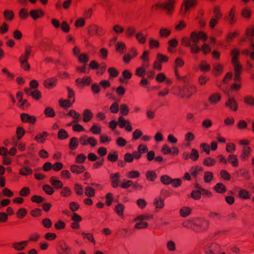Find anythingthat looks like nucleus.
Returning a JSON list of instances; mask_svg holds the SVG:
<instances>
[{
    "mask_svg": "<svg viewBox=\"0 0 254 254\" xmlns=\"http://www.w3.org/2000/svg\"><path fill=\"white\" fill-rule=\"evenodd\" d=\"M196 92V88L194 85L188 84L179 89V95L182 98L189 99Z\"/></svg>",
    "mask_w": 254,
    "mask_h": 254,
    "instance_id": "obj_3",
    "label": "nucleus"
},
{
    "mask_svg": "<svg viewBox=\"0 0 254 254\" xmlns=\"http://www.w3.org/2000/svg\"><path fill=\"white\" fill-rule=\"evenodd\" d=\"M69 148L71 150H75L78 145V141L77 138L75 137H71L69 143Z\"/></svg>",
    "mask_w": 254,
    "mask_h": 254,
    "instance_id": "obj_38",
    "label": "nucleus"
},
{
    "mask_svg": "<svg viewBox=\"0 0 254 254\" xmlns=\"http://www.w3.org/2000/svg\"><path fill=\"white\" fill-rule=\"evenodd\" d=\"M161 182L165 185H169L172 182V179L167 175H163L160 178Z\"/></svg>",
    "mask_w": 254,
    "mask_h": 254,
    "instance_id": "obj_54",
    "label": "nucleus"
},
{
    "mask_svg": "<svg viewBox=\"0 0 254 254\" xmlns=\"http://www.w3.org/2000/svg\"><path fill=\"white\" fill-rule=\"evenodd\" d=\"M29 14L34 20H37L43 17L44 16V12L41 9H34L30 11Z\"/></svg>",
    "mask_w": 254,
    "mask_h": 254,
    "instance_id": "obj_21",
    "label": "nucleus"
},
{
    "mask_svg": "<svg viewBox=\"0 0 254 254\" xmlns=\"http://www.w3.org/2000/svg\"><path fill=\"white\" fill-rule=\"evenodd\" d=\"M220 176L221 178L225 181H229L231 180V175L225 170H221L220 171Z\"/></svg>",
    "mask_w": 254,
    "mask_h": 254,
    "instance_id": "obj_60",
    "label": "nucleus"
},
{
    "mask_svg": "<svg viewBox=\"0 0 254 254\" xmlns=\"http://www.w3.org/2000/svg\"><path fill=\"white\" fill-rule=\"evenodd\" d=\"M199 67L200 70L204 72H208L211 69L210 65L207 64L205 61H202L200 63Z\"/></svg>",
    "mask_w": 254,
    "mask_h": 254,
    "instance_id": "obj_40",
    "label": "nucleus"
},
{
    "mask_svg": "<svg viewBox=\"0 0 254 254\" xmlns=\"http://www.w3.org/2000/svg\"><path fill=\"white\" fill-rule=\"evenodd\" d=\"M251 195L250 192L245 189H241L238 192L239 197L243 199H249Z\"/></svg>",
    "mask_w": 254,
    "mask_h": 254,
    "instance_id": "obj_36",
    "label": "nucleus"
},
{
    "mask_svg": "<svg viewBox=\"0 0 254 254\" xmlns=\"http://www.w3.org/2000/svg\"><path fill=\"white\" fill-rule=\"evenodd\" d=\"M85 194L89 197H93L95 194V190L91 187H86L85 188Z\"/></svg>",
    "mask_w": 254,
    "mask_h": 254,
    "instance_id": "obj_55",
    "label": "nucleus"
},
{
    "mask_svg": "<svg viewBox=\"0 0 254 254\" xmlns=\"http://www.w3.org/2000/svg\"><path fill=\"white\" fill-rule=\"evenodd\" d=\"M126 176L129 179H136L140 176V173L138 171L132 170L127 172Z\"/></svg>",
    "mask_w": 254,
    "mask_h": 254,
    "instance_id": "obj_57",
    "label": "nucleus"
},
{
    "mask_svg": "<svg viewBox=\"0 0 254 254\" xmlns=\"http://www.w3.org/2000/svg\"><path fill=\"white\" fill-rule=\"evenodd\" d=\"M32 170L28 166H24L19 170V174L22 176H26L32 173Z\"/></svg>",
    "mask_w": 254,
    "mask_h": 254,
    "instance_id": "obj_35",
    "label": "nucleus"
},
{
    "mask_svg": "<svg viewBox=\"0 0 254 254\" xmlns=\"http://www.w3.org/2000/svg\"><path fill=\"white\" fill-rule=\"evenodd\" d=\"M244 102L247 106H254V98L252 96H246L244 98Z\"/></svg>",
    "mask_w": 254,
    "mask_h": 254,
    "instance_id": "obj_56",
    "label": "nucleus"
},
{
    "mask_svg": "<svg viewBox=\"0 0 254 254\" xmlns=\"http://www.w3.org/2000/svg\"><path fill=\"white\" fill-rule=\"evenodd\" d=\"M89 56L86 53L80 54L78 57V61L80 63L86 64L89 61Z\"/></svg>",
    "mask_w": 254,
    "mask_h": 254,
    "instance_id": "obj_58",
    "label": "nucleus"
},
{
    "mask_svg": "<svg viewBox=\"0 0 254 254\" xmlns=\"http://www.w3.org/2000/svg\"><path fill=\"white\" fill-rule=\"evenodd\" d=\"M196 4V0H184L182 4L180 14L185 15L189 10Z\"/></svg>",
    "mask_w": 254,
    "mask_h": 254,
    "instance_id": "obj_6",
    "label": "nucleus"
},
{
    "mask_svg": "<svg viewBox=\"0 0 254 254\" xmlns=\"http://www.w3.org/2000/svg\"><path fill=\"white\" fill-rule=\"evenodd\" d=\"M67 132L64 129H60L58 133V138L60 140L65 139L68 137Z\"/></svg>",
    "mask_w": 254,
    "mask_h": 254,
    "instance_id": "obj_52",
    "label": "nucleus"
},
{
    "mask_svg": "<svg viewBox=\"0 0 254 254\" xmlns=\"http://www.w3.org/2000/svg\"><path fill=\"white\" fill-rule=\"evenodd\" d=\"M125 209V206L121 203L118 204L115 207V211L119 216L123 215Z\"/></svg>",
    "mask_w": 254,
    "mask_h": 254,
    "instance_id": "obj_47",
    "label": "nucleus"
},
{
    "mask_svg": "<svg viewBox=\"0 0 254 254\" xmlns=\"http://www.w3.org/2000/svg\"><path fill=\"white\" fill-rule=\"evenodd\" d=\"M221 250V246L216 243H212L204 249L206 254H218L220 253Z\"/></svg>",
    "mask_w": 254,
    "mask_h": 254,
    "instance_id": "obj_7",
    "label": "nucleus"
},
{
    "mask_svg": "<svg viewBox=\"0 0 254 254\" xmlns=\"http://www.w3.org/2000/svg\"><path fill=\"white\" fill-rule=\"evenodd\" d=\"M41 223L43 227L46 229L52 227L53 223L50 218H46L42 220Z\"/></svg>",
    "mask_w": 254,
    "mask_h": 254,
    "instance_id": "obj_63",
    "label": "nucleus"
},
{
    "mask_svg": "<svg viewBox=\"0 0 254 254\" xmlns=\"http://www.w3.org/2000/svg\"><path fill=\"white\" fill-rule=\"evenodd\" d=\"M91 82V78L89 76H85L82 78H77L75 81L76 85L78 87H83L85 86H88Z\"/></svg>",
    "mask_w": 254,
    "mask_h": 254,
    "instance_id": "obj_9",
    "label": "nucleus"
},
{
    "mask_svg": "<svg viewBox=\"0 0 254 254\" xmlns=\"http://www.w3.org/2000/svg\"><path fill=\"white\" fill-rule=\"evenodd\" d=\"M120 174L119 173H112L110 175L111 186L113 188H117L120 182Z\"/></svg>",
    "mask_w": 254,
    "mask_h": 254,
    "instance_id": "obj_17",
    "label": "nucleus"
},
{
    "mask_svg": "<svg viewBox=\"0 0 254 254\" xmlns=\"http://www.w3.org/2000/svg\"><path fill=\"white\" fill-rule=\"evenodd\" d=\"M221 98L222 96L220 93H215L209 97L208 101L210 104L216 105L220 101Z\"/></svg>",
    "mask_w": 254,
    "mask_h": 254,
    "instance_id": "obj_18",
    "label": "nucleus"
},
{
    "mask_svg": "<svg viewBox=\"0 0 254 254\" xmlns=\"http://www.w3.org/2000/svg\"><path fill=\"white\" fill-rule=\"evenodd\" d=\"M20 119L23 123H28L31 124H34L37 120L35 116H31L26 113H22L20 115Z\"/></svg>",
    "mask_w": 254,
    "mask_h": 254,
    "instance_id": "obj_12",
    "label": "nucleus"
},
{
    "mask_svg": "<svg viewBox=\"0 0 254 254\" xmlns=\"http://www.w3.org/2000/svg\"><path fill=\"white\" fill-rule=\"evenodd\" d=\"M28 12L26 8H22L19 11V17L21 20H25L28 17Z\"/></svg>",
    "mask_w": 254,
    "mask_h": 254,
    "instance_id": "obj_59",
    "label": "nucleus"
},
{
    "mask_svg": "<svg viewBox=\"0 0 254 254\" xmlns=\"http://www.w3.org/2000/svg\"><path fill=\"white\" fill-rule=\"evenodd\" d=\"M87 33L90 36H97V25L93 24L87 28Z\"/></svg>",
    "mask_w": 254,
    "mask_h": 254,
    "instance_id": "obj_31",
    "label": "nucleus"
},
{
    "mask_svg": "<svg viewBox=\"0 0 254 254\" xmlns=\"http://www.w3.org/2000/svg\"><path fill=\"white\" fill-rule=\"evenodd\" d=\"M239 35V33L235 31L233 32H229L225 38L226 42L230 43L232 41L233 39Z\"/></svg>",
    "mask_w": 254,
    "mask_h": 254,
    "instance_id": "obj_44",
    "label": "nucleus"
},
{
    "mask_svg": "<svg viewBox=\"0 0 254 254\" xmlns=\"http://www.w3.org/2000/svg\"><path fill=\"white\" fill-rule=\"evenodd\" d=\"M146 179L153 182L157 178V174L154 171H148L146 174Z\"/></svg>",
    "mask_w": 254,
    "mask_h": 254,
    "instance_id": "obj_51",
    "label": "nucleus"
},
{
    "mask_svg": "<svg viewBox=\"0 0 254 254\" xmlns=\"http://www.w3.org/2000/svg\"><path fill=\"white\" fill-rule=\"evenodd\" d=\"M30 194V190L28 187H23L19 191V195L22 197L28 196Z\"/></svg>",
    "mask_w": 254,
    "mask_h": 254,
    "instance_id": "obj_62",
    "label": "nucleus"
},
{
    "mask_svg": "<svg viewBox=\"0 0 254 254\" xmlns=\"http://www.w3.org/2000/svg\"><path fill=\"white\" fill-rule=\"evenodd\" d=\"M237 177H241L244 178L245 180H249L251 179V176L249 172L245 169H241L235 172Z\"/></svg>",
    "mask_w": 254,
    "mask_h": 254,
    "instance_id": "obj_23",
    "label": "nucleus"
},
{
    "mask_svg": "<svg viewBox=\"0 0 254 254\" xmlns=\"http://www.w3.org/2000/svg\"><path fill=\"white\" fill-rule=\"evenodd\" d=\"M49 136V133L47 131H43L42 133L37 134L34 137V140L38 142L43 143L45 141V138Z\"/></svg>",
    "mask_w": 254,
    "mask_h": 254,
    "instance_id": "obj_27",
    "label": "nucleus"
},
{
    "mask_svg": "<svg viewBox=\"0 0 254 254\" xmlns=\"http://www.w3.org/2000/svg\"><path fill=\"white\" fill-rule=\"evenodd\" d=\"M235 14L236 8L235 6L234 5L231 7L228 14L224 17V20L227 22L230 25H234L237 21Z\"/></svg>",
    "mask_w": 254,
    "mask_h": 254,
    "instance_id": "obj_8",
    "label": "nucleus"
},
{
    "mask_svg": "<svg viewBox=\"0 0 254 254\" xmlns=\"http://www.w3.org/2000/svg\"><path fill=\"white\" fill-rule=\"evenodd\" d=\"M239 55L240 50L238 49L234 48L232 50L231 53V56H232L231 63L234 66V80L236 82L241 81V75L242 74L243 68L239 62Z\"/></svg>",
    "mask_w": 254,
    "mask_h": 254,
    "instance_id": "obj_1",
    "label": "nucleus"
},
{
    "mask_svg": "<svg viewBox=\"0 0 254 254\" xmlns=\"http://www.w3.org/2000/svg\"><path fill=\"white\" fill-rule=\"evenodd\" d=\"M216 160L211 157L205 158L203 161V164L205 166L211 167L215 165Z\"/></svg>",
    "mask_w": 254,
    "mask_h": 254,
    "instance_id": "obj_42",
    "label": "nucleus"
},
{
    "mask_svg": "<svg viewBox=\"0 0 254 254\" xmlns=\"http://www.w3.org/2000/svg\"><path fill=\"white\" fill-rule=\"evenodd\" d=\"M74 190L78 195H82L83 194V187L79 184L76 183L74 185Z\"/></svg>",
    "mask_w": 254,
    "mask_h": 254,
    "instance_id": "obj_61",
    "label": "nucleus"
},
{
    "mask_svg": "<svg viewBox=\"0 0 254 254\" xmlns=\"http://www.w3.org/2000/svg\"><path fill=\"white\" fill-rule=\"evenodd\" d=\"M56 251L57 254H75V250L64 240L59 242Z\"/></svg>",
    "mask_w": 254,
    "mask_h": 254,
    "instance_id": "obj_4",
    "label": "nucleus"
},
{
    "mask_svg": "<svg viewBox=\"0 0 254 254\" xmlns=\"http://www.w3.org/2000/svg\"><path fill=\"white\" fill-rule=\"evenodd\" d=\"M81 234L83 236V239L88 240L94 245L96 244V241L92 233L82 232Z\"/></svg>",
    "mask_w": 254,
    "mask_h": 254,
    "instance_id": "obj_45",
    "label": "nucleus"
},
{
    "mask_svg": "<svg viewBox=\"0 0 254 254\" xmlns=\"http://www.w3.org/2000/svg\"><path fill=\"white\" fill-rule=\"evenodd\" d=\"M60 191L61 195L64 197H68L71 195L72 191L70 189L67 187H62Z\"/></svg>",
    "mask_w": 254,
    "mask_h": 254,
    "instance_id": "obj_39",
    "label": "nucleus"
},
{
    "mask_svg": "<svg viewBox=\"0 0 254 254\" xmlns=\"http://www.w3.org/2000/svg\"><path fill=\"white\" fill-rule=\"evenodd\" d=\"M168 47L167 48V51L169 53L172 54L175 53V51L173 50L175 49L178 45V42L176 39L170 40L168 42Z\"/></svg>",
    "mask_w": 254,
    "mask_h": 254,
    "instance_id": "obj_24",
    "label": "nucleus"
},
{
    "mask_svg": "<svg viewBox=\"0 0 254 254\" xmlns=\"http://www.w3.org/2000/svg\"><path fill=\"white\" fill-rule=\"evenodd\" d=\"M28 244V241L14 242L12 244V247L17 251H22L24 250Z\"/></svg>",
    "mask_w": 254,
    "mask_h": 254,
    "instance_id": "obj_16",
    "label": "nucleus"
},
{
    "mask_svg": "<svg viewBox=\"0 0 254 254\" xmlns=\"http://www.w3.org/2000/svg\"><path fill=\"white\" fill-rule=\"evenodd\" d=\"M177 0H165L162 2H157L153 7L156 10H164L167 14H171L174 11Z\"/></svg>",
    "mask_w": 254,
    "mask_h": 254,
    "instance_id": "obj_2",
    "label": "nucleus"
},
{
    "mask_svg": "<svg viewBox=\"0 0 254 254\" xmlns=\"http://www.w3.org/2000/svg\"><path fill=\"white\" fill-rule=\"evenodd\" d=\"M44 113L47 117L49 118H54L56 116L54 110L49 107L45 108Z\"/></svg>",
    "mask_w": 254,
    "mask_h": 254,
    "instance_id": "obj_46",
    "label": "nucleus"
},
{
    "mask_svg": "<svg viewBox=\"0 0 254 254\" xmlns=\"http://www.w3.org/2000/svg\"><path fill=\"white\" fill-rule=\"evenodd\" d=\"M14 12L11 10H5L3 12V16L5 20L11 21L14 18Z\"/></svg>",
    "mask_w": 254,
    "mask_h": 254,
    "instance_id": "obj_48",
    "label": "nucleus"
},
{
    "mask_svg": "<svg viewBox=\"0 0 254 254\" xmlns=\"http://www.w3.org/2000/svg\"><path fill=\"white\" fill-rule=\"evenodd\" d=\"M171 33V30L162 28L159 30V36L161 38H167L170 36Z\"/></svg>",
    "mask_w": 254,
    "mask_h": 254,
    "instance_id": "obj_49",
    "label": "nucleus"
},
{
    "mask_svg": "<svg viewBox=\"0 0 254 254\" xmlns=\"http://www.w3.org/2000/svg\"><path fill=\"white\" fill-rule=\"evenodd\" d=\"M57 82L58 79L56 77H53L44 80L43 85L46 88L52 89L57 85Z\"/></svg>",
    "mask_w": 254,
    "mask_h": 254,
    "instance_id": "obj_11",
    "label": "nucleus"
},
{
    "mask_svg": "<svg viewBox=\"0 0 254 254\" xmlns=\"http://www.w3.org/2000/svg\"><path fill=\"white\" fill-rule=\"evenodd\" d=\"M25 133V130L22 127L18 126L16 128V134L18 139H21Z\"/></svg>",
    "mask_w": 254,
    "mask_h": 254,
    "instance_id": "obj_50",
    "label": "nucleus"
},
{
    "mask_svg": "<svg viewBox=\"0 0 254 254\" xmlns=\"http://www.w3.org/2000/svg\"><path fill=\"white\" fill-rule=\"evenodd\" d=\"M191 212V209L189 207H183L180 210V214L182 217H186L189 216Z\"/></svg>",
    "mask_w": 254,
    "mask_h": 254,
    "instance_id": "obj_41",
    "label": "nucleus"
},
{
    "mask_svg": "<svg viewBox=\"0 0 254 254\" xmlns=\"http://www.w3.org/2000/svg\"><path fill=\"white\" fill-rule=\"evenodd\" d=\"M225 105L226 107L234 112H236L238 109V105L234 98H228Z\"/></svg>",
    "mask_w": 254,
    "mask_h": 254,
    "instance_id": "obj_14",
    "label": "nucleus"
},
{
    "mask_svg": "<svg viewBox=\"0 0 254 254\" xmlns=\"http://www.w3.org/2000/svg\"><path fill=\"white\" fill-rule=\"evenodd\" d=\"M251 148L249 146H244L242 153L240 155V158L242 161H246L250 156Z\"/></svg>",
    "mask_w": 254,
    "mask_h": 254,
    "instance_id": "obj_19",
    "label": "nucleus"
},
{
    "mask_svg": "<svg viewBox=\"0 0 254 254\" xmlns=\"http://www.w3.org/2000/svg\"><path fill=\"white\" fill-rule=\"evenodd\" d=\"M32 51V47L27 45L25 47L24 52L19 58L18 61L19 62L21 61H28Z\"/></svg>",
    "mask_w": 254,
    "mask_h": 254,
    "instance_id": "obj_15",
    "label": "nucleus"
},
{
    "mask_svg": "<svg viewBox=\"0 0 254 254\" xmlns=\"http://www.w3.org/2000/svg\"><path fill=\"white\" fill-rule=\"evenodd\" d=\"M153 218V215L151 214H144L138 215L136 217V218L134 219L136 220H140L142 221L144 220H149L152 219Z\"/></svg>",
    "mask_w": 254,
    "mask_h": 254,
    "instance_id": "obj_43",
    "label": "nucleus"
},
{
    "mask_svg": "<svg viewBox=\"0 0 254 254\" xmlns=\"http://www.w3.org/2000/svg\"><path fill=\"white\" fill-rule=\"evenodd\" d=\"M70 170L72 173L80 174L85 171V168L83 165L73 164L70 166Z\"/></svg>",
    "mask_w": 254,
    "mask_h": 254,
    "instance_id": "obj_22",
    "label": "nucleus"
},
{
    "mask_svg": "<svg viewBox=\"0 0 254 254\" xmlns=\"http://www.w3.org/2000/svg\"><path fill=\"white\" fill-rule=\"evenodd\" d=\"M42 188L45 192L48 195H52L54 192V188L49 185H44Z\"/></svg>",
    "mask_w": 254,
    "mask_h": 254,
    "instance_id": "obj_64",
    "label": "nucleus"
},
{
    "mask_svg": "<svg viewBox=\"0 0 254 254\" xmlns=\"http://www.w3.org/2000/svg\"><path fill=\"white\" fill-rule=\"evenodd\" d=\"M115 50L121 54H124L126 52V46L125 44L122 42L117 43L115 45Z\"/></svg>",
    "mask_w": 254,
    "mask_h": 254,
    "instance_id": "obj_30",
    "label": "nucleus"
},
{
    "mask_svg": "<svg viewBox=\"0 0 254 254\" xmlns=\"http://www.w3.org/2000/svg\"><path fill=\"white\" fill-rule=\"evenodd\" d=\"M93 117V114L89 109H85L83 112V121L85 123L90 121Z\"/></svg>",
    "mask_w": 254,
    "mask_h": 254,
    "instance_id": "obj_28",
    "label": "nucleus"
},
{
    "mask_svg": "<svg viewBox=\"0 0 254 254\" xmlns=\"http://www.w3.org/2000/svg\"><path fill=\"white\" fill-rule=\"evenodd\" d=\"M203 168L201 166H194L190 168V172L191 175L196 178L197 175L199 172L202 171Z\"/></svg>",
    "mask_w": 254,
    "mask_h": 254,
    "instance_id": "obj_33",
    "label": "nucleus"
},
{
    "mask_svg": "<svg viewBox=\"0 0 254 254\" xmlns=\"http://www.w3.org/2000/svg\"><path fill=\"white\" fill-rule=\"evenodd\" d=\"M228 162L234 167H237L239 165V161L235 155L230 154L228 156L227 163Z\"/></svg>",
    "mask_w": 254,
    "mask_h": 254,
    "instance_id": "obj_26",
    "label": "nucleus"
},
{
    "mask_svg": "<svg viewBox=\"0 0 254 254\" xmlns=\"http://www.w3.org/2000/svg\"><path fill=\"white\" fill-rule=\"evenodd\" d=\"M212 73L215 77H218L220 76L224 69V66L220 64L215 63L212 65Z\"/></svg>",
    "mask_w": 254,
    "mask_h": 254,
    "instance_id": "obj_13",
    "label": "nucleus"
},
{
    "mask_svg": "<svg viewBox=\"0 0 254 254\" xmlns=\"http://www.w3.org/2000/svg\"><path fill=\"white\" fill-rule=\"evenodd\" d=\"M126 36L130 38L135 35L136 34V28L134 26H130L127 27L126 29Z\"/></svg>",
    "mask_w": 254,
    "mask_h": 254,
    "instance_id": "obj_37",
    "label": "nucleus"
},
{
    "mask_svg": "<svg viewBox=\"0 0 254 254\" xmlns=\"http://www.w3.org/2000/svg\"><path fill=\"white\" fill-rule=\"evenodd\" d=\"M132 76V73L128 70H124L122 73V77L119 78V81L121 83L125 82V79H129Z\"/></svg>",
    "mask_w": 254,
    "mask_h": 254,
    "instance_id": "obj_32",
    "label": "nucleus"
},
{
    "mask_svg": "<svg viewBox=\"0 0 254 254\" xmlns=\"http://www.w3.org/2000/svg\"><path fill=\"white\" fill-rule=\"evenodd\" d=\"M203 179L205 183H210L213 179V173L210 171L205 172L204 174Z\"/></svg>",
    "mask_w": 254,
    "mask_h": 254,
    "instance_id": "obj_53",
    "label": "nucleus"
},
{
    "mask_svg": "<svg viewBox=\"0 0 254 254\" xmlns=\"http://www.w3.org/2000/svg\"><path fill=\"white\" fill-rule=\"evenodd\" d=\"M213 190L219 193H224L227 190L226 186L221 183H217L213 187Z\"/></svg>",
    "mask_w": 254,
    "mask_h": 254,
    "instance_id": "obj_29",
    "label": "nucleus"
},
{
    "mask_svg": "<svg viewBox=\"0 0 254 254\" xmlns=\"http://www.w3.org/2000/svg\"><path fill=\"white\" fill-rule=\"evenodd\" d=\"M209 226L207 221L202 218H196L193 221L192 230L196 232H202L206 230Z\"/></svg>",
    "mask_w": 254,
    "mask_h": 254,
    "instance_id": "obj_5",
    "label": "nucleus"
},
{
    "mask_svg": "<svg viewBox=\"0 0 254 254\" xmlns=\"http://www.w3.org/2000/svg\"><path fill=\"white\" fill-rule=\"evenodd\" d=\"M60 106L64 108H69L71 106L72 104L73 103L69 99H61L59 101Z\"/></svg>",
    "mask_w": 254,
    "mask_h": 254,
    "instance_id": "obj_34",
    "label": "nucleus"
},
{
    "mask_svg": "<svg viewBox=\"0 0 254 254\" xmlns=\"http://www.w3.org/2000/svg\"><path fill=\"white\" fill-rule=\"evenodd\" d=\"M118 124L120 128H124L126 127V130L130 132L132 130L130 123L128 120H125L123 117L120 116L118 118Z\"/></svg>",
    "mask_w": 254,
    "mask_h": 254,
    "instance_id": "obj_10",
    "label": "nucleus"
},
{
    "mask_svg": "<svg viewBox=\"0 0 254 254\" xmlns=\"http://www.w3.org/2000/svg\"><path fill=\"white\" fill-rule=\"evenodd\" d=\"M50 183L56 190L61 189L63 186V183L61 181L58 180L57 178L55 176H52L50 178Z\"/></svg>",
    "mask_w": 254,
    "mask_h": 254,
    "instance_id": "obj_20",
    "label": "nucleus"
},
{
    "mask_svg": "<svg viewBox=\"0 0 254 254\" xmlns=\"http://www.w3.org/2000/svg\"><path fill=\"white\" fill-rule=\"evenodd\" d=\"M135 38L139 44L143 45L146 43L147 36L142 32H139L136 33Z\"/></svg>",
    "mask_w": 254,
    "mask_h": 254,
    "instance_id": "obj_25",
    "label": "nucleus"
}]
</instances>
